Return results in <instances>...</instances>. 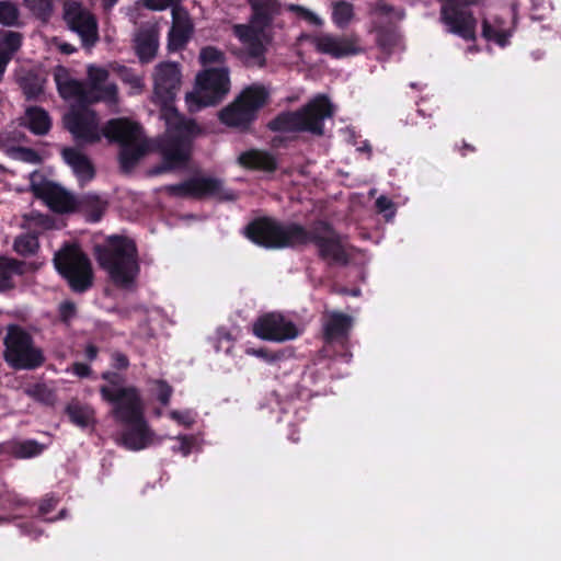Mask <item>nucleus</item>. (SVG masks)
Returning a JSON list of instances; mask_svg holds the SVG:
<instances>
[{
  "mask_svg": "<svg viewBox=\"0 0 561 561\" xmlns=\"http://www.w3.org/2000/svg\"><path fill=\"white\" fill-rule=\"evenodd\" d=\"M169 415L173 421L178 422L179 424H184V425L191 424V419L187 413H183L178 410H173L170 412Z\"/></svg>",
  "mask_w": 561,
  "mask_h": 561,
  "instance_id": "nucleus-57",
  "label": "nucleus"
},
{
  "mask_svg": "<svg viewBox=\"0 0 561 561\" xmlns=\"http://www.w3.org/2000/svg\"><path fill=\"white\" fill-rule=\"evenodd\" d=\"M354 18V7L345 0L332 2V21L340 27H346Z\"/></svg>",
  "mask_w": 561,
  "mask_h": 561,
  "instance_id": "nucleus-37",
  "label": "nucleus"
},
{
  "mask_svg": "<svg viewBox=\"0 0 561 561\" xmlns=\"http://www.w3.org/2000/svg\"><path fill=\"white\" fill-rule=\"evenodd\" d=\"M66 412L71 423L81 428H85L94 422V412L87 405L70 404Z\"/></svg>",
  "mask_w": 561,
  "mask_h": 561,
  "instance_id": "nucleus-36",
  "label": "nucleus"
},
{
  "mask_svg": "<svg viewBox=\"0 0 561 561\" xmlns=\"http://www.w3.org/2000/svg\"><path fill=\"white\" fill-rule=\"evenodd\" d=\"M458 150L462 157H466L468 152H474L476 148L474 146L462 141V146Z\"/></svg>",
  "mask_w": 561,
  "mask_h": 561,
  "instance_id": "nucleus-61",
  "label": "nucleus"
},
{
  "mask_svg": "<svg viewBox=\"0 0 561 561\" xmlns=\"http://www.w3.org/2000/svg\"><path fill=\"white\" fill-rule=\"evenodd\" d=\"M248 354H252L264 362L268 364H274L285 357V353L282 351H271L266 347H260V348H251L248 351Z\"/></svg>",
  "mask_w": 561,
  "mask_h": 561,
  "instance_id": "nucleus-44",
  "label": "nucleus"
},
{
  "mask_svg": "<svg viewBox=\"0 0 561 561\" xmlns=\"http://www.w3.org/2000/svg\"><path fill=\"white\" fill-rule=\"evenodd\" d=\"M45 79L35 71H27L19 79L26 100H35L44 92Z\"/></svg>",
  "mask_w": 561,
  "mask_h": 561,
  "instance_id": "nucleus-34",
  "label": "nucleus"
},
{
  "mask_svg": "<svg viewBox=\"0 0 561 561\" xmlns=\"http://www.w3.org/2000/svg\"><path fill=\"white\" fill-rule=\"evenodd\" d=\"M199 62L203 66H208L213 64L225 65L226 55L222 50L215 46H206L203 47L199 51Z\"/></svg>",
  "mask_w": 561,
  "mask_h": 561,
  "instance_id": "nucleus-42",
  "label": "nucleus"
},
{
  "mask_svg": "<svg viewBox=\"0 0 561 561\" xmlns=\"http://www.w3.org/2000/svg\"><path fill=\"white\" fill-rule=\"evenodd\" d=\"M46 392H48L47 387L45 385H43V383H37V385L34 386L31 394L34 398L38 399V400H43L44 399V394Z\"/></svg>",
  "mask_w": 561,
  "mask_h": 561,
  "instance_id": "nucleus-60",
  "label": "nucleus"
},
{
  "mask_svg": "<svg viewBox=\"0 0 561 561\" xmlns=\"http://www.w3.org/2000/svg\"><path fill=\"white\" fill-rule=\"evenodd\" d=\"M196 85L197 90L186 95L191 112L217 105L230 90L229 69L227 67L205 69L197 75Z\"/></svg>",
  "mask_w": 561,
  "mask_h": 561,
  "instance_id": "nucleus-10",
  "label": "nucleus"
},
{
  "mask_svg": "<svg viewBox=\"0 0 561 561\" xmlns=\"http://www.w3.org/2000/svg\"><path fill=\"white\" fill-rule=\"evenodd\" d=\"M3 359L14 370H35L46 360L44 351L22 327L10 324L3 339Z\"/></svg>",
  "mask_w": 561,
  "mask_h": 561,
  "instance_id": "nucleus-6",
  "label": "nucleus"
},
{
  "mask_svg": "<svg viewBox=\"0 0 561 561\" xmlns=\"http://www.w3.org/2000/svg\"><path fill=\"white\" fill-rule=\"evenodd\" d=\"M156 385L158 388L157 399L162 405L167 407L173 394V388L163 379L156 380Z\"/></svg>",
  "mask_w": 561,
  "mask_h": 561,
  "instance_id": "nucleus-48",
  "label": "nucleus"
},
{
  "mask_svg": "<svg viewBox=\"0 0 561 561\" xmlns=\"http://www.w3.org/2000/svg\"><path fill=\"white\" fill-rule=\"evenodd\" d=\"M236 34L239 39L245 45V50L249 57L253 59H261V65L264 64L265 46L260 39L257 32L252 27L245 25H237Z\"/></svg>",
  "mask_w": 561,
  "mask_h": 561,
  "instance_id": "nucleus-31",
  "label": "nucleus"
},
{
  "mask_svg": "<svg viewBox=\"0 0 561 561\" xmlns=\"http://www.w3.org/2000/svg\"><path fill=\"white\" fill-rule=\"evenodd\" d=\"M24 261L0 255V291H7L15 287L14 276L25 273Z\"/></svg>",
  "mask_w": 561,
  "mask_h": 561,
  "instance_id": "nucleus-30",
  "label": "nucleus"
},
{
  "mask_svg": "<svg viewBox=\"0 0 561 561\" xmlns=\"http://www.w3.org/2000/svg\"><path fill=\"white\" fill-rule=\"evenodd\" d=\"M253 333L265 341L284 342L299 335L297 325L282 313L268 312L253 323Z\"/></svg>",
  "mask_w": 561,
  "mask_h": 561,
  "instance_id": "nucleus-15",
  "label": "nucleus"
},
{
  "mask_svg": "<svg viewBox=\"0 0 561 561\" xmlns=\"http://www.w3.org/2000/svg\"><path fill=\"white\" fill-rule=\"evenodd\" d=\"M243 233L252 243L267 250L296 248L305 234L302 225L284 224L271 216L254 218L244 227Z\"/></svg>",
  "mask_w": 561,
  "mask_h": 561,
  "instance_id": "nucleus-5",
  "label": "nucleus"
},
{
  "mask_svg": "<svg viewBox=\"0 0 561 561\" xmlns=\"http://www.w3.org/2000/svg\"><path fill=\"white\" fill-rule=\"evenodd\" d=\"M360 151L371 152V147L368 142H365L363 147L358 148Z\"/></svg>",
  "mask_w": 561,
  "mask_h": 561,
  "instance_id": "nucleus-64",
  "label": "nucleus"
},
{
  "mask_svg": "<svg viewBox=\"0 0 561 561\" xmlns=\"http://www.w3.org/2000/svg\"><path fill=\"white\" fill-rule=\"evenodd\" d=\"M112 358V367L116 370H126L129 367V359L127 355L122 352H114L111 355Z\"/></svg>",
  "mask_w": 561,
  "mask_h": 561,
  "instance_id": "nucleus-52",
  "label": "nucleus"
},
{
  "mask_svg": "<svg viewBox=\"0 0 561 561\" xmlns=\"http://www.w3.org/2000/svg\"><path fill=\"white\" fill-rule=\"evenodd\" d=\"M440 3L439 22L446 32L470 42L476 41L477 19L470 7L479 0H437Z\"/></svg>",
  "mask_w": 561,
  "mask_h": 561,
  "instance_id": "nucleus-11",
  "label": "nucleus"
},
{
  "mask_svg": "<svg viewBox=\"0 0 561 561\" xmlns=\"http://www.w3.org/2000/svg\"><path fill=\"white\" fill-rule=\"evenodd\" d=\"M64 20L69 30L80 37L83 47L90 48L99 41L98 20L93 13L80 3L67 2Z\"/></svg>",
  "mask_w": 561,
  "mask_h": 561,
  "instance_id": "nucleus-14",
  "label": "nucleus"
},
{
  "mask_svg": "<svg viewBox=\"0 0 561 561\" xmlns=\"http://www.w3.org/2000/svg\"><path fill=\"white\" fill-rule=\"evenodd\" d=\"M192 31L193 25L188 16L185 14L181 18L178 12L173 10V23L168 33V49L170 51L183 49L190 41Z\"/></svg>",
  "mask_w": 561,
  "mask_h": 561,
  "instance_id": "nucleus-27",
  "label": "nucleus"
},
{
  "mask_svg": "<svg viewBox=\"0 0 561 561\" xmlns=\"http://www.w3.org/2000/svg\"><path fill=\"white\" fill-rule=\"evenodd\" d=\"M376 208L379 213H383L386 217L393 216L394 214L393 202L383 195L376 199Z\"/></svg>",
  "mask_w": 561,
  "mask_h": 561,
  "instance_id": "nucleus-51",
  "label": "nucleus"
},
{
  "mask_svg": "<svg viewBox=\"0 0 561 561\" xmlns=\"http://www.w3.org/2000/svg\"><path fill=\"white\" fill-rule=\"evenodd\" d=\"M305 234L299 239L298 247L312 243L317 248L320 260L328 265L346 266L350 255L343 244L342 236L327 220H316L309 229L302 226Z\"/></svg>",
  "mask_w": 561,
  "mask_h": 561,
  "instance_id": "nucleus-7",
  "label": "nucleus"
},
{
  "mask_svg": "<svg viewBox=\"0 0 561 561\" xmlns=\"http://www.w3.org/2000/svg\"><path fill=\"white\" fill-rule=\"evenodd\" d=\"M288 10L313 25L319 26L322 24V20L318 15L302 5L290 4Z\"/></svg>",
  "mask_w": 561,
  "mask_h": 561,
  "instance_id": "nucleus-47",
  "label": "nucleus"
},
{
  "mask_svg": "<svg viewBox=\"0 0 561 561\" xmlns=\"http://www.w3.org/2000/svg\"><path fill=\"white\" fill-rule=\"evenodd\" d=\"M165 192L175 197L205 199L216 197L221 201H234L232 190L225 188L224 181L211 176H192L181 183L165 186Z\"/></svg>",
  "mask_w": 561,
  "mask_h": 561,
  "instance_id": "nucleus-12",
  "label": "nucleus"
},
{
  "mask_svg": "<svg viewBox=\"0 0 561 561\" xmlns=\"http://www.w3.org/2000/svg\"><path fill=\"white\" fill-rule=\"evenodd\" d=\"M179 439H180V445L178 448H174V450L182 453L183 456H188L191 454L192 447H193V442H192L191 437L183 435V436H180Z\"/></svg>",
  "mask_w": 561,
  "mask_h": 561,
  "instance_id": "nucleus-56",
  "label": "nucleus"
},
{
  "mask_svg": "<svg viewBox=\"0 0 561 561\" xmlns=\"http://www.w3.org/2000/svg\"><path fill=\"white\" fill-rule=\"evenodd\" d=\"M54 80L59 95L64 100H76L78 106H90L96 103V98L88 91L87 84L70 77L66 67L58 66L54 71Z\"/></svg>",
  "mask_w": 561,
  "mask_h": 561,
  "instance_id": "nucleus-20",
  "label": "nucleus"
},
{
  "mask_svg": "<svg viewBox=\"0 0 561 561\" xmlns=\"http://www.w3.org/2000/svg\"><path fill=\"white\" fill-rule=\"evenodd\" d=\"M39 249L38 237L34 232L21 233L14 239L13 250L16 254L27 257L35 255Z\"/></svg>",
  "mask_w": 561,
  "mask_h": 561,
  "instance_id": "nucleus-35",
  "label": "nucleus"
},
{
  "mask_svg": "<svg viewBox=\"0 0 561 561\" xmlns=\"http://www.w3.org/2000/svg\"><path fill=\"white\" fill-rule=\"evenodd\" d=\"M58 501L53 496H46L41 501L39 507H38V514L39 516L44 517L50 512H53L57 506Z\"/></svg>",
  "mask_w": 561,
  "mask_h": 561,
  "instance_id": "nucleus-53",
  "label": "nucleus"
},
{
  "mask_svg": "<svg viewBox=\"0 0 561 561\" xmlns=\"http://www.w3.org/2000/svg\"><path fill=\"white\" fill-rule=\"evenodd\" d=\"M72 373L80 378H88L92 374V369L88 364L76 362L72 364Z\"/></svg>",
  "mask_w": 561,
  "mask_h": 561,
  "instance_id": "nucleus-55",
  "label": "nucleus"
},
{
  "mask_svg": "<svg viewBox=\"0 0 561 561\" xmlns=\"http://www.w3.org/2000/svg\"><path fill=\"white\" fill-rule=\"evenodd\" d=\"M62 122L78 146L94 145L103 136V129L99 128L98 115L89 106H72L64 115Z\"/></svg>",
  "mask_w": 561,
  "mask_h": 561,
  "instance_id": "nucleus-13",
  "label": "nucleus"
},
{
  "mask_svg": "<svg viewBox=\"0 0 561 561\" xmlns=\"http://www.w3.org/2000/svg\"><path fill=\"white\" fill-rule=\"evenodd\" d=\"M252 10L251 23L252 28L262 32L267 28L278 13L277 0H249Z\"/></svg>",
  "mask_w": 561,
  "mask_h": 561,
  "instance_id": "nucleus-26",
  "label": "nucleus"
},
{
  "mask_svg": "<svg viewBox=\"0 0 561 561\" xmlns=\"http://www.w3.org/2000/svg\"><path fill=\"white\" fill-rule=\"evenodd\" d=\"M19 151L21 152L22 159L24 161L30 162V163H39L41 162V157L36 150H34L32 148L22 147L19 149Z\"/></svg>",
  "mask_w": 561,
  "mask_h": 561,
  "instance_id": "nucleus-54",
  "label": "nucleus"
},
{
  "mask_svg": "<svg viewBox=\"0 0 561 561\" xmlns=\"http://www.w3.org/2000/svg\"><path fill=\"white\" fill-rule=\"evenodd\" d=\"M107 208V202L103 201L96 194H85L78 198V208L76 213H81L90 222H98L102 219Z\"/></svg>",
  "mask_w": 561,
  "mask_h": 561,
  "instance_id": "nucleus-32",
  "label": "nucleus"
},
{
  "mask_svg": "<svg viewBox=\"0 0 561 561\" xmlns=\"http://www.w3.org/2000/svg\"><path fill=\"white\" fill-rule=\"evenodd\" d=\"M44 450V446L35 439H26L14 446V455L18 458H31L38 456Z\"/></svg>",
  "mask_w": 561,
  "mask_h": 561,
  "instance_id": "nucleus-41",
  "label": "nucleus"
},
{
  "mask_svg": "<svg viewBox=\"0 0 561 561\" xmlns=\"http://www.w3.org/2000/svg\"><path fill=\"white\" fill-rule=\"evenodd\" d=\"M95 257L119 288H129L140 272L137 245L124 236H111L104 244L96 245Z\"/></svg>",
  "mask_w": 561,
  "mask_h": 561,
  "instance_id": "nucleus-3",
  "label": "nucleus"
},
{
  "mask_svg": "<svg viewBox=\"0 0 561 561\" xmlns=\"http://www.w3.org/2000/svg\"><path fill=\"white\" fill-rule=\"evenodd\" d=\"M88 78L89 84H87V89L91 92V95L96 98L98 102H107L115 103L117 101L118 90L116 84L108 83L103 85V83L108 78V71L102 67L90 66L88 68Z\"/></svg>",
  "mask_w": 561,
  "mask_h": 561,
  "instance_id": "nucleus-22",
  "label": "nucleus"
},
{
  "mask_svg": "<svg viewBox=\"0 0 561 561\" xmlns=\"http://www.w3.org/2000/svg\"><path fill=\"white\" fill-rule=\"evenodd\" d=\"M62 160L69 165L80 183L94 179L95 168L91 159L79 148L65 147L61 149Z\"/></svg>",
  "mask_w": 561,
  "mask_h": 561,
  "instance_id": "nucleus-23",
  "label": "nucleus"
},
{
  "mask_svg": "<svg viewBox=\"0 0 561 561\" xmlns=\"http://www.w3.org/2000/svg\"><path fill=\"white\" fill-rule=\"evenodd\" d=\"M2 44L5 53L10 54V57L20 49L22 45V35L19 32L7 31L2 39Z\"/></svg>",
  "mask_w": 561,
  "mask_h": 561,
  "instance_id": "nucleus-43",
  "label": "nucleus"
},
{
  "mask_svg": "<svg viewBox=\"0 0 561 561\" xmlns=\"http://www.w3.org/2000/svg\"><path fill=\"white\" fill-rule=\"evenodd\" d=\"M267 128L274 133H304L305 127L299 108L283 111L267 123Z\"/></svg>",
  "mask_w": 561,
  "mask_h": 561,
  "instance_id": "nucleus-29",
  "label": "nucleus"
},
{
  "mask_svg": "<svg viewBox=\"0 0 561 561\" xmlns=\"http://www.w3.org/2000/svg\"><path fill=\"white\" fill-rule=\"evenodd\" d=\"M61 50L66 54H71L73 53L76 49L70 45V44H64L61 46Z\"/></svg>",
  "mask_w": 561,
  "mask_h": 561,
  "instance_id": "nucleus-63",
  "label": "nucleus"
},
{
  "mask_svg": "<svg viewBox=\"0 0 561 561\" xmlns=\"http://www.w3.org/2000/svg\"><path fill=\"white\" fill-rule=\"evenodd\" d=\"M21 12L16 3L10 0H0V24L7 27H20L22 25Z\"/></svg>",
  "mask_w": 561,
  "mask_h": 561,
  "instance_id": "nucleus-38",
  "label": "nucleus"
},
{
  "mask_svg": "<svg viewBox=\"0 0 561 561\" xmlns=\"http://www.w3.org/2000/svg\"><path fill=\"white\" fill-rule=\"evenodd\" d=\"M162 116L168 133L158 140L157 147L162 161L153 168V174L184 169L191 158L192 141L201 134L197 123L181 115L174 106L162 108Z\"/></svg>",
  "mask_w": 561,
  "mask_h": 561,
  "instance_id": "nucleus-2",
  "label": "nucleus"
},
{
  "mask_svg": "<svg viewBox=\"0 0 561 561\" xmlns=\"http://www.w3.org/2000/svg\"><path fill=\"white\" fill-rule=\"evenodd\" d=\"M103 136L119 146L118 162L123 172H130L136 168L148 151V144L144 137L142 127L128 118H112L103 127Z\"/></svg>",
  "mask_w": 561,
  "mask_h": 561,
  "instance_id": "nucleus-4",
  "label": "nucleus"
},
{
  "mask_svg": "<svg viewBox=\"0 0 561 561\" xmlns=\"http://www.w3.org/2000/svg\"><path fill=\"white\" fill-rule=\"evenodd\" d=\"M34 193L42 198L47 206L55 213L69 214L76 213L78 208V198L67 192L65 188L53 182H45L34 187Z\"/></svg>",
  "mask_w": 561,
  "mask_h": 561,
  "instance_id": "nucleus-21",
  "label": "nucleus"
},
{
  "mask_svg": "<svg viewBox=\"0 0 561 561\" xmlns=\"http://www.w3.org/2000/svg\"><path fill=\"white\" fill-rule=\"evenodd\" d=\"M305 130L324 135V121L334 116L335 107L327 94H317L299 108Z\"/></svg>",
  "mask_w": 561,
  "mask_h": 561,
  "instance_id": "nucleus-17",
  "label": "nucleus"
},
{
  "mask_svg": "<svg viewBox=\"0 0 561 561\" xmlns=\"http://www.w3.org/2000/svg\"><path fill=\"white\" fill-rule=\"evenodd\" d=\"M10 54L0 49V81L2 80L3 73L5 71L7 65L10 61Z\"/></svg>",
  "mask_w": 561,
  "mask_h": 561,
  "instance_id": "nucleus-59",
  "label": "nucleus"
},
{
  "mask_svg": "<svg viewBox=\"0 0 561 561\" xmlns=\"http://www.w3.org/2000/svg\"><path fill=\"white\" fill-rule=\"evenodd\" d=\"M136 54L141 62L151 61L159 48V31L153 25L141 27L135 38Z\"/></svg>",
  "mask_w": 561,
  "mask_h": 561,
  "instance_id": "nucleus-25",
  "label": "nucleus"
},
{
  "mask_svg": "<svg viewBox=\"0 0 561 561\" xmlns=\"http://www.w3.org/2000/svg\"><path fill=\"white\" fill-rule=\"evenodd\" d=\"M375 12L382 16H393L397 20H401L404 18V11L401 8H394L393 5L378 0L375 7Z\"/></svg>",
  "mask_w": 561,
  "mask_h": 561,
  "instance_id": "nucleus-46",
  "label": "nucleus"
},
{
  "mask_svg": "<svg viewBox=\"0 0 561 561\" xmlns=\"http://www.w3.org/2000/svg\"><path fill=\"white\" fill-rule=\"evenodd\" d=\"M153 93L162 108L173 106L181 84V70L175 62H161L153 75Z\"/></svg>",
  "mask_w": 561,
  "mask_h": 561,
  "instance_id": "nucleus-16",
  "label": "nucleus"
},
{
  "mask_svg": "<svg viewBox=\"0 0 561 561\" xmlns=\"http://www.w3.org/2000/svg\"><path fill=\"white\" fill-rule=\"evenodd\" d=\"M59 318L60 320L68 324L77 314L76 304L72 301H64L59 306Z\"/></svg>",
  "mask_w": 561,
  "mask_h": 561,
  "instance_id": "nucleus-50",
  "label": "nucleus"
},
{
  "mask_svg": "<svg viewBox=\"0 0 561 561\" xmlns=\"http://www.w3.org/2000/svg\"><path fill=\"white\" fill-rule=\"evenodd\" d=\"M481 35L485 41L504 48L510 45L515 32L516 13L504 10L500 14L486 16L481 22Z\"/></svg>",
  "mask_w": 561,
  "mask_h": 561,
  "instance_id": "nucleus-19",
  "label": "nucleus"
},
{
  "mask_svg": "<svg viewBox=\"0 0 561 561\" xmlns=\"http://www.w3.org/2000/svg\"><path fill=\"white\" fill-rule=\"evenodd\" d=\"M308 39L318 53L335 59L362 53L359 38L356 35L335 36L332 34H318L309 35Z\"/></svg>",
  "mask_w": 561,
  "mask_h": 561,
  "instance_id": "nucleus-18",
  "label": "nucleus"
},
{
  "mask_svg": "<svg viewBox=\"0 0 561 561\" xmlns=\"http://www.w3.org/2000/svg\"><path fill=\"white\" fill-rule=\"evenodd\" d=\"M25 126L37 136L47 135L51 128V119L46 110L41 106H30L25 111Z\"/></svg>",
  "mask_w": 561,
  "mask_h": 561,
  "instance_id": "nucleus-33",
  "label": "nucleus"
},
{
  "mask_svg": "<svg viewBox=\"0 0 561 561\" xmlns=\"http://www.w3.org/2000/svg\"><path fill=\"white\" fill-rule=\"evenodd\" d=\"M101 378L107 382L104 386H108L112 389L125 388L123 386L125 379L118 371H103ZM128 387L129 386H127L126 388Z\"/></svg>",
  "mask_w": 561,
  "mask_h": 561,
  "instance_id": "nucleus-49",
  "label": "nucleus"
},
{
  "mask_svg": "<svg viewBox=\"0 0 561 561\" xmlns=\"http://www.w3.org/2000/svg\"><path fill=\"white\" fill-rule=\"evenodd\" d=\"M25 7L39 20L46 21L53 13L51 0H24Z\"/></svg>",
  "mask_w": 561,
  "mask_h": 561,
  "instance_id": "nucleus-40",
  "label": "nucleus"
},
{
  "mask_svg": "<svg viewBox=\"0 0 561 561\" xmlns=\"http://www.w3.org/2000/svg\"><path fill=\"white\" fill-rule=\"evenodd\" d=\"M123 69L126 72V77L124 78L126 81H128L130 83L138 81V78L136 76H134L133 73H129V71L126 67H123Z\"/></svg>",
  "mask_w": 561,
  "mask_h": 561,
  "instance_id": "nucleus-62",
  "label": "nucleus"
},
{
  "mask_svg": "<svg viewBox=\"0 0 561 561\" xmlns=\"http://www.w3.org/2000/svg\"><path fill=\"white\" fill-rule=\"evenodd\" d=\"M353 319L351 316L333 311L329 314L323 324V340L325 343L346 339L352 328Z\"/></svg>",
  "mask_w": 561,
  "mask_h": 561,
  "instance_id": "nucleus-28",
  "label": "nucleus"
},
{
  "mask_svg": "<svg viewBox=\"0 0 561 561\" xmlns=\"http://www.w3.org/2000/svg\"><path fill=\"white\" fill-rule=\"evenodd\" d=\"M237 161L240 167L250 171L274 173L278 169L277 158L263 149L245 150L239 154Z\"/></svg>",
  "mask_w": 561,
  "mask_h": 561,
  "instance_id": "nucleus-24",
  "label": "nucleus"
},
{
  "mask_svg": "<svg viewBox=\"0 0 561 561\" xmlns=\"http://www.w3.org/2000/svg\"><path fill=\"white\" fill-rule=\"evenodd\" d=\"M103 401L112 404V415L125 428L119 442L128 450L138 451L152 444L154 433L145 417L144 402L139 389L135 386L112 389L100 386Z\"/></svg>",
  "mask_w": 561,
  "mask_h": 561,
  "instance_id": "nucleus-1",
  "label": "nucleus"
},
{
  "mask_svg": "<svg viewBox=\"0 0 561 561\" xmlns=\"http://www.w3.org/2000/svg\"><path fill=\"white\" fill-rule=\"evenodd\" d=\"M375 32L377 46L385 53H391L399 41L397 31L391 26H377Z\"/></svg>",
  "mask_w": 561,
  "mask_h": 561,
  "instance_id": "nucleus-39",
  "label": "nucleus"
},
{
  "mask_svg": "<svg viewBox=\"0 0 561 561\" xmlns=\"http://www.w3.org/2000/svg\"><path fill=\"white\" fill-rule=\"evenodd\" d=\"M183 0H144L142 4L145 8L152 11H163L168 8H172V11L178 9Z\"/></svg>",
  "mask_w": 561,
  "mask_h": 561,
  "instance_id": "nucleus-45",
  "label": "nucleus"
},
{
  "mask_svg": "<svg viewBox=\"0 0 561 561\" xmlns=\"http://www.w3.org/2000/svg\"><path fill=\"white\" fill-rule=\"evenodd\" d=\"M58 273L75 293H84L93 284V270L88 255L77 244H68L54 257Z\"/></svg>",
  "mask_w": 561,
  "mask_h": 561,
  "instance_id": "nucleus-9",
  "label": "nucleus"
},
{
  "mask_svg": "<svg viewBox=\"0 0 561 561\" xmlns=\"http://www.w3.org/2000/svg\"><path fill=\"white\" fill-rule=\"evenodd\" d=\"M268 92L263 85L253 84L219 112V119L229 127L248 131L256 121L259 111L267 103Z\"/></svg>",
  "mask_w": 561,
  "mask_h": 561,
  "instance_id": "nucleus-8",
  "label": "nucleus"
},
{
  "mask_svg": "<svg viewBox=\"0 0 561 561\" xmlns=\"http://www.w3.org/2000/svg\"><path fill=\"white\" fill-rule=\"evenodd\" d=\"M99 347L94 344H88L84 348V355L88 360L92 362L98 357Z\"/></svg>",
  "mask_w": 561,
  "mask_h": 561,
  "instance_id": "nucleus-58",
  "label": "nucleus"
}]
</instances>
